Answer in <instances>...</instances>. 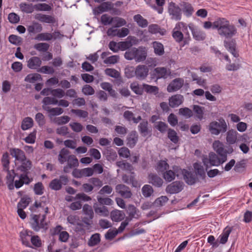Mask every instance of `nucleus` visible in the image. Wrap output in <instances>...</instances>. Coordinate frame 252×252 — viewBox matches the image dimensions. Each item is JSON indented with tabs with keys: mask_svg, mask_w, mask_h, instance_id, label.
Returning <instances> with one entry per match:
<instances>
[{
	"mask_svg": "<svg viewBox=\"0 0 252 252\" xmlns=\"http://www.w3.org/2000/svg\"><path fill=\"white\" fill-rule=\"evenodd\" d=\"M101 22L104 26L110 25L113 23L114 17H111L107 14H105L101 17Z\"/></svg>",
	"mask_w": 252,
	"mask_h": 252,
	"instance_id": "64",
	"label": "nucleus"
},
{
	"mask_svg": "<svg viewBox=\"0 0 252 252\" xmlns=\"http://www.w3.org/2000/svg\"><path fill=\"white\" fill-rule=\"evenodd\" d=\"M105 73L106 75L114 78L120 77V73L114 68H106L105 70Z\"/></svg>",
	"mask_w": 252,
	"mask_h": 252,
	"instance_id": "62",
	"label": "nucleus"
},
{
	"mask_svg": "<svg viewBox=\"0 0 252 252\" xmlns=\"http://www.w3.org/2000/svg\"><path fill=\"white\" fill-rule=\"evenodd\" d=\"M20 10L24 13H32L34 11V5L32 3L22 2L19 4Z\"/></svg>",
	"mask_w": 252,
	"mask_h": 252,
	"instance_id": "34",
	"label": "nucleus"
},
{
	"mask_svg": "<svg viewBox=\"0 0 252 252\" xmlns=\"http://www.w3.org/2000/svg\"><path fill=\"white\" fill-rule=\"evenodd\" d=\"M135 177V173L134 172H131L129 175H123L122 179L125 183L127 185H131V186L133 187H137L138 182Z\"/></svg>",
	"mask_w": 252,
	"mask_h": 252,
	"instance_id": "22",
	"label": "nucleus"
},
{
	"mask_svg": "<svg viewBox=\"0 0 252 252\" xmlns=\"http://www.w3.org/2000/svg\"><path fill=\"white\" fill-rule=\"evenodd\" d=\"M136 40V37L134 36H129L127 37V40L125 41H120L118 42L119 50L121 51H125L128 50L132 47L133 43H135V41Z\"/></svg>",
	"mask_w": 252,
	"mask_h": 252,
	"instance_id": "20",
	"label": "nucleus"
},
{
	"mask_svg": "<svg viewBox=\"0 0 252 252\" xmlns=\"http://www.w3.org/2000/svg\"><path fill=\"white\" fill-rule=\"evenodd\" d=\"M147 56V52L145 48L139 47L138 48H137L135 58L134 60L136 62H143L146 60Z\"/></svg>",
	"mask_w": 252,
	"mask_h": 252,
	"instance_id": "24",
	"label": "nucleus"
},
{
	"mask_svg": "<svg viewBox=\"0 0 252 252\" xmlns=\"http://www.w3.org/2000/svg\"><path fill=\"white\" fill-rule=\"evenodd\" d=\"M208 159L207 158H205L203 159V162L204 163V165L206 166V170H207V169L210 167L208 165ZM209 161L211 166H218L224 162L222 161V158H219L218 156L213 152H211L209 153Z\"/></svg>",
	"mask_w": 252,
	"mask_h": 252,
	"instance_id": "9",
	"label": "nucleus"
},
{
	"mask_svg": "<svg viewBox=\"0 0 252 252\" xmlns=\"http://www.w3.org/2000/svg\"><path fill=\"white\" fill-rule=\"evenodd\" d=\"M41 76L38 73L28 74L25 78L24 81L30 83H34L37 81L42 80Z\"/></svg>",
	"mask_w": 252,
	"mask_h": 252,
	"instance_id": "41",
	"label": "nucleus"
},
{
	"mask_svg": "<svg viewBox=\"0 0 252 252\" xmlns=\"http://www.w3.org/2000/svg\"><path fill=\"white\" fill-rule=\"evenodd\" d=\"M1 161L3 166V170H7L9 167V157L7 152L4 153L1 158Z\"/></svg>",
	"mask_w": 252,
	"mask_h": 252,
	"instance_id": "57",
	"label": "nucleus"
},
{
	"mask_svg": "<svg viewBox=\"0 0 252 252\" xmlns=\"http://www.w3.org/2000/svg\"><path fill=\"white\" fill-rule=\"evenodd\" d=\"M42 103H43L42 106H48V105L50 104H57L58 100L55 97L46 96L43 99Z\"/></svg>",
	"mask_w": 252,
	"mask_h": 252,
	"instance_id": "60",
	"label": "nucleus"
},
{
	"mask_svg": "<svg viewBox=\"0 0 252 252\" xmlns=\"http://www.w3.org/2000/svg\"><path fill=\"white\" fill-rule=\"evenodd\" d=\"M175 29L182 30L183 32L188 31V27L186 24L183 22H179L176 25L172 33V36L177 42H180L184 39V35L182 32L180 31H175Z\"/></svg>",
	"mask_w": 252,
	"mask_h": 252,
	"instance_id": "6",
	"label": "nucleus"
},
{
	"mask_svg": "<svg viewBox=\"0 0 252 252\" xmlns=\"http://www.w3.org/2000/svg\"><path fill=\"white\" fill-rule=\"evenodd\" d=\"M10 155L15 158V160L20 162L27 158L24 152L18 148H10L9 149Z\"/></svg>",
	"mask_w": 252,
	"mask_h": 252,
	"instance_id": "21",
	"label": "nucleus"
},
{
	"mask_svg": "<svg viewBox=\"0 0 252 252\" xmlns=\"http://www.w3.org/2000/svg\"><path fill=\"white\" fill-rule=\"evenodd\" d=\"M209 130L213 135H218L219 134H223L227 131V125L224 119L220 118L218 122L213 121L209 124Z\"/></svg>",
	"mask_w": 252,
	"mask_h": 252,
	"instance_id": "2",
	"label": "nucleus"
},
{
	"mask_svg": "<svg viewBox=\"0 0 252 252\" xmlns=\"http://www.w3.org/2000/svg\"><path fill=\"white\" fill-rule=\"evenodd\" d=\"M165 0H156L157 5L155 4L150 5V6L155 10L157 11L158 13L162 14L163 11V6L164 5Z\"/></svg>",
	"mask_w": 252,
	"mask_h": 252,
	"instance_id": "45",
	"label": "nucleus"
},
{
	"mask_svg": "<svg viewBox=\"0 0 252 252\" xmlns=\"http://www.w3.org/2000/svg\"><path fill=\"white\" fill-rule=\"evenodd\" d=\"M223 44L226 49L234 57H239V54L236 47L237 43L235 39L232 38L225 39L223 41Z\"/></svg>",
	"mask_w": 252,
	"mask_h": 252,
	"instance_id": "7",
	"label": "nucleus"
},
{
	"mask_svg": "<svg viewBox=\"0 0 252 252\" xmlns=\"http://www.w3.org/2000/svg\"><path fill=\"white\" fill-rule=\"evenodd\" d=\"M33 125V121L31 117H26L23 119L21 124V128L26 130L32 127Z\"/></svg>",
	"mask_w": 252,
	"mask_h": 252,
	"instance_id": "40",
	"label": "nucleus"
},
{
	"mask_svg": "<svg viewBox=\"0 0 252 252\" xmlns=\"http://www.w3.org/2000/svg\"><path fill=\"white\" fill-rule=\"evenodd\" d=\"M32 201V199L28 195H25L22 197L17 204V208H26Z\"/></svg>",
	"mask_w": 252,
	"mask_h": 252,
	"instance_id": "43",
	"label": "nucleus"
},
{
	"mask_svg": "<svg viewBox=\"0 0 252 252\" xmlns=\"http://www.w3.org/2000/svg\"><path fill=\"white\" fill-rule=\"evenodd\" d=\"M113 6L114 3L110 1L103 2L93 9V13L95 15H98L103 12L111 10Z\"/></svg>",
	"mask_w": 252,
	"mask_h": 252,
	"instance_id": "13",
	"label": "nucleus"
},
{
	"mask_svg": "<svg viewBox=\"0 0 252 252\" xmlns=\"http://www.w3.org/2000/svg\"><path fill=\"white\" fill-rule=\"evenodd\" d=\"M42 62L37 57H32L27 62L28 67L31 69H35L40 66Z\"/></svg>",
	"mask_w": 252,
	"mask_h": 252,
	"instance_id": "26",
	"label": "nucleus"
},
{
	"mask_svg": "<svg viewBox=\"0 0 252 252\" xmlns=\"http://www.w3.org/2000/svg\"><path fill=\"white\" fill-rule=\"evenodd\" d=\"M127 145L130 148H133L138 141V135L136 131H131L126 138Z\"/></svg>",
	"mask_w": 252,
	"mask_h": 252,
	"instance_id": "25",
	"label": "nucleus"
},
{
	"mask_svg": "<svg viewBox=\"0 0 252 252\" xmlns=\"http://www.w3.org/2000/svg\"><path fill=\"white\" fill-rule=\"evenodd\" d=\"M148 180L149 184L157 188L161 187L163 183V180L156 173L149 174Z\"/></svg>",
	"mask_w": 252,
	"mask_h": 252,
	"instance_id": "18",
	"label": "nucleus"
},
{
	"mask_svg": "<svg viewBox=\"0 0 252 252\" xmlns=\"http://www.w3.org/2000/svg\"><path fill=\"white\" fill-rule=\"evenodd\" d=\"M143 91L144 90L147 93L153 94L155 95L158 93V88L157 86H151L146 84H143Z\"/></svg>",
	"mask_w": 252,
	"mask_h": 252,
	"instance_id": "49",
	"label": "nucleus"
},
{
	"mask_svg": "<svg viewBox=\"0 0 252 252\" xmlns=\"http://www.w3.org/2000/svg\"><path fill=\"white\" fill-rule=\"evenodd\" d=\"M171 74L170 69H167L164 67H158L154 69L152 74V78L157 80L164 78H167Z\"/></svg>",
	"mask_w": 252,
	"mask_h": 252,
	"instance_id": "8",
	"label": "nucleus"
},
{
	"mask_svg": "<svg viewBox=\"0 0 252 252\" xmlns=\"http://www.w3.org/2000/svg\"><path fill=\"white\" fill-rule=\"evenodd\" d=\"M184 96L180 94L172 95L169 98V105L171 108H176L183 103Z\"/></svg>",
	"mask_w": 252,
	"mask_h": 252,
	"instance_id": "19",
	"label": "nucleus"
},
{
	"mask_svg": "<svg viewBox=\"0 0 252 252\" xmlns=\"http://www.w3.org/2000/svg\"><path fill=\"white\" fill-rule=\"evenodd\" d=\"M100 242V234L95 233L93 234L89 239L88 245L90 247H94L98 244Z\"/></svg>",
	"mask_w": 252,
	"mask_h": 252,
	"instance_id": "42",
	"label": "nucleus"
},
{
	"mask_svg": "<svg viewBox=\"0 0 252 252\" xmlns=\"http://www.w3.org/2000/svg\"><path fill=\"white\" fill-rule=\"evenodd\" d=\"M149 68L145 65H138L135 67L136 78L139 80H144L148 75Z\"/></svg>",
	"mask_w": 252,
	"mask_h": 252,
	"instance_id": "15",
	"label": "nucleus"
},
{
	"mask_svg": "<svg viewBox=\"0 0 252 252\" xmlns=\"http://www.w3.org/2000/svg\"><path fill=\"white\" fill-rule=\"evenodd\" d=\"M42 108L44 110L49 112L50 113V115L52 116H58L63 112V110L60 107L51 108L49 106H42Z\"/></svg>",
	"mask_w": 252,
	"mask_h": 252,
	"instance_id": "32",
	"label": "nucleus"
},
{
	"mask_svg": "<svg viewBox=\"0 0 252 252\" xmlns=\"http://www.w3.org/2000/svg\"><path fill=\"white\" fill-rule=\"evenodd\" d=\"M27 29L30 33L40 32L42 30V27L41 24L34 22L32 25L29 26Z\"/></svg>",
	"mask_w": 252,
	"mask_h": 252,
	"instance_id": "50",
	"label": "nucleus"
},
{
	"mask_svg": "<svg viewBox=\"0 0 252 252\" xmlns=\"http://www.w3.org/2000/svg\"><path fill=\"white\" fill-rule=\"evenodd\" d=\"M131 90L136 94L142 95L143 93V87H139V84L137 83H132L130 85Z\"/></svg>",
	"mask_w": 252,
	"mask_h": 252,
	"instance_id": "61",
	"label": "nucleus"
},
{
	"mask_svg": "<svg viewBox=\"0 0 252 252\" xmlns=\"http://www.w3.org/2000/svg\"><path fill=\"white\" fill-rule=\"evenodd\" d=\"M116 165L123 170H126L130 173L134 172V167L128 162L119 161L116 162Z\"/></svg>",
	"mask_w": 252,
	"mask_h": 252,
	"instance_id": "35",
	"label": "nucleus"
},
{
	"mask_svg": "<svg viewBox=\"0 0 252 252\" xmlns=\"http://www.w3.org/2000/svg\"><path fill=\"white\" fill-rule=\"evenodd\" d=\"M128 215L132 218L139 219L140 217L139 211L134 206V205L129 204L127 207Z\"/></svg>",
	"mask_w": 252,
	"mask_h": 252,
	"instance_id": "37",
	"label": "nucleus"
},
{
	"mask_svg": "<svg viewBox=\"0 0 252 252\" xmlns=\"http://www.w3.org/2000/svg\"><path fill=\"white\" fill-rule=\"evenodd\" d=\"M214 28H216L220 35L225 39L232 38L237 33L236 27L224 18H219L214 22Z\"/></svg>",
	"mask_w": 252,
	"mask_h": 252,
	"instance_id": "1",
	"label": "nucleus"
},
{
	"mask_svg": "<svg viewBox=\"0 0 252 252\" xmlns=\"http://www.w3.org/2000/svg\"><path fill=\"white\" fill-rule=\"evenodd\" d=\"M69 153V151L64 148L61 150L58 156V160L61 164H63L66 161Z\"/></svg>",
	"mask_w": 252,
	"mask_h": 252,
	"instance_id": "36",
	"label": "nucleus"
},
{
	"mask_svg": "<svg viewBox=\"0 0 252 252\" xmlns=\"http://www.w3.org/2000/svg\"><path fill=\"white\" fill-rule=\"evenodd\" d=\"M180 5L182 9V13H184L186 16L189 17L192 15L194 12V9L190 3L183 1L180 3Z\"/></svg>",
	"mask_w": 252,
	"mask_h": 252,
	"instance_id": "23",
	"label": "nucleus"
},
{
	"mask_svg": "<svg viewBox=\"0 0 252 252\" xmlns=\"http://www.w3.org/2000/svg\"><path fill=\"white\" fill-rule=\"evenodd\" d=\"M169 167L167 160H160L157 163V170L163 173L169 168Z\"/></svg>",
	"mask_w": 252,
	"mask_h": 252,
	"instance_id": "48",
	"label": "nucleus"
},
{
	"mask_svg": "<svg viewBox=\"0 0 252 252\" xmlns=\"http://www.w3.org/2000/svg\"><path fill=\"white\" fill-rule=\"evenodd\" d=\"M189 30L191 31L193 38L198 41L203 40L205 39V33L202 31L196 28L192 23H190L188 25Z\"/></svg>",
	"mask_w": 252,
	"mask_h": 252,
	"instance_id": "17",
	"label": "nucleus"
},
{
	"mask_svg": "<svg viewBox=\"0 0 252 252\" xmlns=\"http://www.w3.org/2000/svg\"><path fill=\"white\" fill-rule=\"evenodd\" d=\"M154 192L153 188L149 185H145L142 188V193L145 197H149Z\"/></svg>",
	"mask_w": 252,
	"mask_h": 252,
	"instance_id": "54",
	"label": "nucleus"
},
{
	"mask_svg": "<svg viewBox=\"0 0 252 252\" xmlns=\"http://www.w3.org/2000/svg\"><path fill=\"white\" fill-rule=\"evenodd\" d=\"M137 48L135 47L130 48L127 50L124 55L125 58L127 60H132L135 58Z\"/></svg>",
	"mask_w": 252,
	"mask_h": 252,
	"instance_id": "55",
	"label": "nucleus"
},
{
	"mask_svg": "<svg viewBox=\"0 0 252 252\" xmlns=\"http://www.w3.org/2000/svg\"><path fill=\"white\" fill-rule=\"evenodd\" d=\"M247 162V159H243L237 162L234 166V170L237 173H242L244 172L246 169Z\"/></svg>",
	"mask_w": 252,
	"mask_h": 252,
	"instance_id": "30",
	"label": "nucleus"
},
{
	"mask_svg": "<svg viewBox=\"0 0 252 252\" xmlns=\"http://www.w3.org/2000/svg\"><path fill=\"white\" fill-rule=\"evenodd\" d=\"M8 41L15 45H20L23 42V38L15 34H11L8 37Z\"/></svg>",
	"mask_w": 252,
	"mask_h": 252,
	"instance_id": "51",
	"label": "nucleus"
},
{
	"mask_svg": "<svg viewBox=\"0 0 252 252\" xmlns=\"http://www.w3.org/2000/svg\"><path fill=\"white\" fill-rule=\"evenodd\" d=\"M184 188V183L181 181H175L167 186L165 191L170 194H176L181 191Z\"/></svg>",
	"mask_w": 252,
	"mask_h": 252,
	"instance_id": "11",
	"label": "nucleus"
},
{
	"mask_svg": "<svg viewBox=\"0 0 252 252\" xmlns=\"http://www.w3.org/2000/svg\"><path fill=\"white\" fill-rule=\"evenodd\" d=\"M180 115L185 117L187 118H189L192 116V112L191 109L188 107L181 108L179 110Z\"/></svg>",
	"mask_w": 252,
	"mask_h": 252,
	"instance_id": "63",
	"label": "nucleus"
},
{
	"mask_svg": "<svg viewBox=\"0 0 252 252\" xmlns=\"http://www.w3.org/2000/svg\"><path fill=\"white\" fill-rule=\"evenodd\" d=\"M148 123L147 121L142 120L139 124L138 128L140 133L143 136H147L151 131L148 129Z\"/></svg>",
	"mask_w": 252,
	"mask_h": 252,
	"instance_id": "33",
	"label": "nucleus"
},
{
	"mask_svg": "<svg viewBox=\"0 0 252 252\" xmlns=\"http://www.w3.org/2000/svg\"><path fill=\"white\" fill-rule=\"evenodd\" d=\"M184 82V79L182 78L174 79L167 86V92L172 93L179 90L183 87Z\"/></svg>",
	"mask_w": 252,
	"mask_h": 252,
	"instance_id": "14",
	"label": "nucleus"
},
{
	"mask_svg": "<svg viewBox=\"0 0 252 252\" xmlns=\"http://www.w3.org/2000/svg\"><path fill=\"white\" fill-rule=\"evenodd\" d=\"M231 232V228H229L228 229H226L225 228L223 230L222 233L219 237L220 239L219 241L220 244H225L227 242L228 238Z\"/></svg>",
	"mask_w": 252,
	"mask_h": 252,
	"instance_id": "53",
	"label": "nucleus"
},
{
	"mask_svg": "<svg viewBox=\"0 0 252 252\" xmlns=\"http://www.w3.org/2000/svg\"><path fill=\"white\" fill-rule=\"evenodd\" d=\"M34 18L35 19L46 23H54L55 19L54 17L46 14H42L41 13L37 14L35 15Z\"/></svg>",
	"mask_w": 252,
	"mask_h": 252,
	"instance_id": "29",
	"label": "nucleus"
},
{
	"mask_svg": "<svg viewBox=\"0 0 252 252\" xmlns=\"http://www.w3.org/2000/svg\"><path fill=\"white\" fill-rule=\"evenodd\" d=\"M133 19L137 23L139 27L145 28L148 26L147 20L144 19L141 15L137 14L134 16Z\"/></svg>",
	"mask_w": 252,
	"mask_h": 252,
	"instance_id": "44",
	"label": "nucleus"
},
{
	"mask_svg": "<svg viewBox=\"0 0 252 252\" xmlns=\"http://www.w3.org/2000/svg\"><path fill=\"white\" fill-rule=\"evenodd\" d=\"M182 175L185 182L189 185H193L196 183L199 182L196 176V174H195L193 172L183 169L182 170Z\"/></svg>",
	"mask_w": 252,
	"mask_h": 252,
	"instance_id": "10",
	"label": "nucleus"
},
{
	"mask_svg": "<svg viewBox=\"0 0 252 252\" xmlns=\"http://www.w3.org/2000/svg\"><path fill=\"white\" fill-rule=\"evenodd\" d=\"M193 167L195 169V174H196V176L198 175L201 179L205 180L206 174L203 166L197 162H195L193 164Z\"/></svg>",
	"mask_w": 252,
	"mask_h": 252,
	"instance_id": "31",
	"label": "nucleus"
},
{
	"mask_svg": "<svg viewBox=\"0 0 252 252\" xmlns=\"http://www.w3.org/2000/svg\"><path fill=\"white\" fill-rule=\"evenodd\" d=\"M167 137L174 144H177L179 140V137L176 131L171 128L167 130Z\"/></svg>",
	"mask_w": 252,
	"mask_h": 252,
	"instance_id": "38",
	"label": "nucleus"
},
{
	"mask_svg": "<svg viewBox=\"0 0 252 252\" xmlns=\"http://www.w3.org/2000/svg\"><path fill=\"white\" fill-rule=\"evenodd\" d=\"M94 211L96 213L103 217H108L109 214V212L107 208L105 206L95 207Z\"/></svg>",
	"mask_w": 252,
	"mask_h": 252,
	"instance_id": "59",
	"label": "nucleus"
},
{
	"mask_svg": "<svg viewBox=\"0 0 252 252\" xmlns=\"http://www.w3.org/2000/svg\"><path fill=\"white\" fill-rule=\"evenodd\" d=\"M69 182L66 175H61L59 179L52 180L49 183V188L54 190H59L62 188L63 185H66Z\"/></svg>",
	"mask_w": 252,
	"mask_h": 252,
	"instance_id": "5",
	"label": "nucleus"
},
{
	"mask_svg": "<svg viewBox=\"0 0 252 252\" xmlns=\"http://www.w3.org/2000/svg\"><path fill=\"white\" fill-rule=\"evenodd\" d=\"M3 171L7 172V175L6 177V182H14V179L15 177L19 178V173L16 172L15 170H9V169L7 170H3Z\"/></svg>",
	"mask_w": 252,
	"mask_h": 252,
	"instance_id": "46",
	"label": "nucleus"
},
{
	"mask_svg": "<svg viewBox=\"0 0 252 252\" xmlns=\"http://www.w3.org/2000/svg\"><path fill=\"white\" fill-rule=\"evenodd\" d=\"M20 162L21 164L17 166L15 171L20 173L30 172L32 167V161L29 159L26 158Z\"/></svg>",
	"mask_w": 252,
	"mask_h": 252,
	"instance_id": "16",
	"label": "nucleus"
},
{
	"mask_svg": "<svg viewBox=\"0 0 252 252\" xmlns=\"http://www.w3.org/2000/svg\"><path fill=\"white\" fill-rule=\"evenodd\" d=\"M66 161H67V164L72 168L76 167L79 165L78 159L73 155L68 156Z\"/></svg>",
	"mask_w": 252,
	"mask_h": 252,
	"instance_id": "58",
	"label": "nucleus"
},
{
	"mask_svg": "<svg viewBox=\"0 0 252 252\" xmlns=\"http://www.w3.org/2000/svg\"><path fill=\"white\" fill-rule=\"evenodd\" d=\"M40 215L31 214L30 215V223L32 228L35 231H39L41 229L44 228L47 224L45 221L46 214L42 215V219L39 220Z\"/></svg>",
	"mask_w": 252,
	"mask_h": 252,
	"instance_id": "3",
	"label": "nucleus"
},
{
	"mask_svg": "<svg viewBox=\"0 0 252 252\" xmlns=\"http://www.w3.org/2000/svg\"><path fill=\"white\" fill-rule=\"evenodd\" d=\"M168 13L171 20L178 21L182 19V10L180 5L171 1L168 3Z\"/></svg>",
	"mask_w": 252,
	"mask_h": 252,
	"instance_id": "4",
	"label": "nucleus"
},
{
	"mask_svg": "<svg viewBox=\"0 0 252 252\" xmlns=\"http://www.w3.org/2000/svg\"><path fill=\"white\" fill-rule=\"evenodd\" d=\"M125 217V214L123 211L115 210L110 213V218L113 221H120L124 220Z\"/></svg>",
	"mask_w": 252,
	"mask_h": 252,
	"instance_id": "28",
	"label": "nucleus"
},
{
	"mask_svg": "<svg viewBox=\"0 0 252 252\" xmlns=\"http://www.w3.org/2000/svg\"><path fill=\"white\" fill-rule=\"evenodd\" d=\"M238 132L234 129H231L226 132V140L229 145L234 144L237 141Z\"/></svg>",
	"mask_w": 252,
	"mask_h": 252,
	"instance_id": "27",
	"label": "nucleus"
},
{
	"mask_svg": "<svg viewBox=\"0 0 252 252\" xmlns=\"http://www.w3.org/2000/svg\"><path fill=\"white\" fill-rule=\"evenodd\" d=\"M162 175L164 180L168 182H170L173 181L175 179L176 177L175 172H173V170H171L165 171L162 173Z\"/></svg>",
	"mask_w": 252,
	"mask_h": 252,
	"instance_id": "52",
	"label": "nucleus"
},
{
	"mask_svg": "<svg viewBox=\"0 0 252 252\" xmlns=\"http://www.w3.org/2000/svg\"><path fill=\"white\" fill-rule=\"evenodd\" d=\"M154 128L158 129L161 133H164L168 130V126L165 122L159 121L156 122Z\"/></svg>",
	"mask_w": 252,
	"mask_h": 252,
	"instance_id": "47",
	"label": "nucleus"
},
{
	"mask_svg": "<svg viewBox=\"0 0 252 252\" xmlns=\"http://www.w3.org/2000/svg\"><path fill=\"white\" fill-rule=\"evenodd\" d=\"M53 36L50 33H39L35 37V39L39 41H49L52 39Z\"/></svg>",
	"mask_w": 252,
	"mask_h": 252,
	"instance_id": "56",
	"label": "nucleus"
},
{
	"mask_svg": "<svg viewBox=\"0 0 252 252\" xmlns=\"http://www.w3.org/2000/svg\"><path fill=\"white\" fill-rule=\"evenodd\" d=\"M116 191L125 199L130 198L132 196L130 188L124 184H118L115 187Z\"/></svg>",
	"mask_w": 252,
	"mask_h": 252,
	"instance_id": "12",
	"label": "nucleus"
},
{
	"mask_svg": "<svg viewBox=\"0 0 252 252\" xmlns=\"http://www.w3.org/2000/svg\"><path fill=\"white\" fill-rule=\"evenodd\" d=\"M155 53L158 56H162L164 54V47L162 43L158 41L153 43Z\"/></svg>",
	"mask_w": 252,
	"mask_h": 252,
	"instance_id": "39",
	"label": "nucleus"
}]
</instances>
